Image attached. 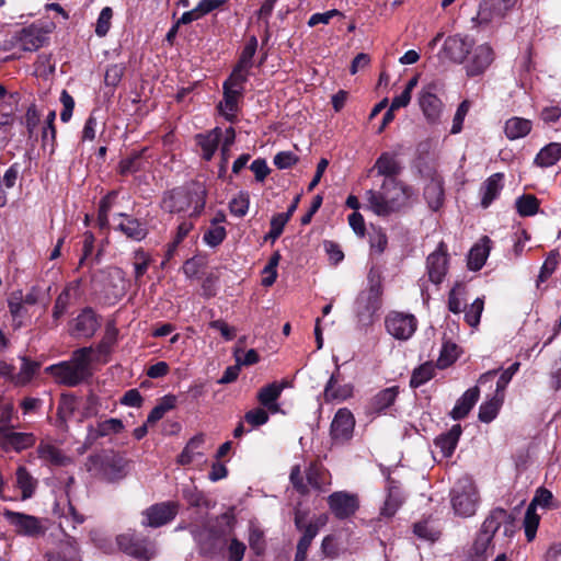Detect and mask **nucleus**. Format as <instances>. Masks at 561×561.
Listing matches in <instances>:
<instances>
[{"label": "nucleus", "mask_w": 561, "mask_h": 561, "mask_svg": "<svg viewBox=\"0 0 561 561\" xmlns=\"http://www.w3.org/2000/svg\"><path fill=\"white\" fill-rule=\"evenodd\" d=\"M371 211L378 216H389L409 206L415 197L412 186L398 179H383L379 190L366 192Z\"/></svg>", "instance_id": "obj_1"}, {"label": "nucleus", "mask_w": 561, "mask_h": 561, "mask_svg": "<svg viewBox=\"0 0 561 561\" xmlns=\"http://www.w3.org/2000/svg\"><path fill=\"white\" fill-rule=\"evenodd\" d=\"M206 204V188L201 182H190L163 194L161 208L170 214L190 213L198 216Z\"/></svg>", "instance_id": "obj_2"}, {"label": "nucleus", "mask_w": 561, "mask_h": 561, "mask_svg": "<svg viewBox=\"0 0 561 561\" xmlns=\"http://www.w3.org/2000/svg\"><path fill=\"white\" fill-rule=\"evenodd\" d=\"M91 353V347L79 348L73 352L70 359L50 365L45 371L54 378L56 383L76 387L92 376Z\"/></svg>", "instance_id": "obj_3"}, {"label": "nucleus", "mask_w": 561, "mask_h": 561, "mask_svg": "<svg viewBox=\"0 0 561 561\" xmlns=\"http://www.w3.org/2000/svg\"><path fill=\"white\" fill-rule=\"evenodd\" d=\"M234 518L222 514L204 529H193L192 535L198 545L199 553L214 558L226 548L233 534Z\"/></svg>", "instance_id": "obj_4"}, {"label": "nucleus", "mask_w": 561, "mask_h": 561, "mask_svg": "<svg viewBox=\"0 0 561 561\" xmlns=\"http://www.w3.org/2000/svg\"><path fill=\"white\" fill-rule=\"evenodd\" d=\"M368 289L359 293L355 300L354 311L363 327L374 322L375 314L381 307L382 284L380 274L374 268L368 274Z\"/></svg>", "instance_id": "obj_5"}, {"label": "nucleus", "mask_w": 561, "mask_h": 561, "mask_svg": "<svg viewBox=\"0 0 561 561\" xmlns=\"http://www.w3.org/2000/svg\"><path fill=\"white\" fill-rule=\"evenodd\" d=\"M89 472L107 482H116L128 474L129 460L119 454L91 455L87 460Z\"/></svg>", "instance_id": "obj_6"}, {"label": "nucleus", "mask_w": 561, "mask_h": 561, "mask_svg": "<svg viewBox=\"0 0 561 561\" xmlns=\"http://www.w3.org/2000/svg\"><path fill=\"white\" fill-rule=\"evenodd\" d=\"M451 505L455 513L469 517L476 513L478 496L477 490L468 479L459 480L451 490Z\"/></svg>", "instance_id": "obj_7"}, {"label": "nucleus", "mask_w": 561, "mask_h": 561, "mask_svg": "<svg viewBox=\"0 0 561 561\" xmlns=\"http://www.w3.org/2000/svg\"><path fill=\"white\" fill-rule=\"evenodd\" d=\"M2 515L19 536L36 538L46 533L47 528L39 517L8 508L2 512Z\"/></svg>", "instance_id": "obj_8"}, {"label": "nucleus", "mask_w": 561, "mask_h": 561, "mask_svg": "<svg viewBox=\"0 0 561 561\" xmlns=\"http://www.w3.org/2000/svg\"><path fill=\"white\" fill-rule=\"evenodd\" d=\"M385 327L393 339L408 341L417 329V320L412 313L390 311L385 318Z\"/></svg>", "instance_id": "obj_9"}, {"label": "nucleus", "mask_w": 561, "mask_h": 561, "mask_svg": "<svg viewBox=\"0 0 561 561\" xmlns=\"http://www.w3.org/2000/svg\"><path fill=\"white\" fill-rule=\"evenodd\" d=\"M116 541L122 551L142 561L152 559L157 552L153 542L138 538L133 533L117 536Z\"/></svg>", "instance_id": "obj_10"}, {"label": "nucleus", "mask_w": 561, "mask_h": 561, "mask_svg": "<svg viewBox=\"0 0 561 561\" xmlns=\"http://www.w3.org/2000/svg\"><path fill=\"white\" fill-rule=\"evenodd\" d=\"M449 254L445 242L440 241L434 252L426 257V272L430 282L439 285L447 275Z\"/></svg>", "instance_id": "obj_11"}, {"label": "nucleus", "mask_w": 561, "mask_h": 561, "mask_svg": "<svg viewBox=\"0 0 561 561\" xmlns=\"http://www.w3.org/2000/svg\"><path fill=\"white\" fill-rule=\"evenodd\" d=\"M328 505L331 513L337 519H346L353 516L359 508V499L357 494L336 491L328 496Z\"/></svg>", "instance_id": "obj_12"}, {"label": "nucleus", "mask_w": 561, "mask_h": 561, "mask_svg": "<svg viewBox=\"0 0 561 561\" xmlns=\"http://www.w3.org/2000/svg\"><path fill=\"white\" fill-rule=\"evenodd\" d=\"M493 61V49L488 44L472 46L465 60V70L468 77L482 75Z\"/></svg>", "instance_id": "obj_13"}, {"label": "nucleus", "mask_w": 561, "mask_h": 561, "mask_svg": "<svg viewBox=\"0 0 561 561\" xmlns=\"http://www.w3.org/2000/svg\"><path fill=\"white\" fill-rule=\"evenodd\" d=\"M178 513V505L173 502H162L151 505L144 512L145 526L158 528L171 522Z\"/></svg>", "instance_id": "obj_14"}, {"label": "nucleus", "mask_w": 561, "mask_h": 561, "mask_svg": "<svg viewBox=\"0 0 561 561\" xmlns=\"http://www.w3.org/2000/svg\"><path fill=\"white\" fill-rule=\"evenodd\" d=\"M100 325V317L92 308L87 307L73 319L71 334L76 337L90 339L95 334Z\"/></svg>", "instance_id": "obj_15"}, {"label": "nucleus", "mask_w": 561, "mask_h": 561, "mask_svg": "<svg viewBox=\"0 0 561 561\" xmlns=\"http://www.w3.org/2000/svg\"><path fill=\"white\" fill-rule=\"evenodd\" d=\"M114 220H118L114 229L133 241L139 242L148 234L146 224L126 213L115 214Z\"/></svg>", "instance_id": "obj_16"}, {"label": "nucleus", "mask_w": 561, "mask_h": 561, "mask_svg": "<svg viewBox=\"0 0 561 561\" xmlns=\"http://www.w3.org/2000/svg\"><path fill=\"white\" fill-rule=\"evenodd\" d=\"M503 527L505 536H511L514 527V518L506 510L496 507L490 512L481 526V530L494 537L495 533Z\"/></svg>", "instance_id": "obj_17"}, {"label": "nucleus", "mask_w": 561, "mask_h": 561, "mask_svg": "<svg viewBox=\"0 0 561 561\" xmlns=\"http://www.w3.org/2000/svg\"><path fill=\"white\" fill-rule=\"evenodd\" d=\"M355 419L353 413L346 409H339L331 423V436L335 442L344 443L353 436Z\"/></svg>", "instance_id": "obj_18"}, {"label": "nucleus", "mask_w": 561, "mask_h": 561, "mask_svg": "<svg viewBox=\"0 0 561 561\" xmlns=\"http://www.w3.org/2000/svg\"><path fill=\"white\" fill-rule=\"evenodd\" d=\"M472 46V39L460 35H453L445 39L443 51L450 61L463 64Z\"/></svg>", "instance_id": "obj_19"}, {"label": "nucleus", "mask_w": 561, "mask_h": 561, "mask_svg": "<svg viewBox=\"0 0 561 561\" xmlns=\"http://www.w3.org/2000/svg\"><path fill=\"white\" fill-rule=\"evenodd\" d=\"M0 444L14 450H23L35 444L32 433L14 432L13 426H0Z\"/></svg>", "instance_id": "obj_20"}, {"label": "nucleus", "mask_w": 561, "mask_h": 561, "mask_svg": "<svg viewBox=\"0 0 561 561\" xmlns=\"http://www.w3.org/2000/svg\"><path fill=\"white\" fill-rule=\"evenodd\" d=\"M288 387H290V382L287 380L268 383L262 387L257 392V401L271 413H277L279 411L277 400L279 399L283 390Z\"/></svg>", "instance_id": "obj_21"}, {"label": "nucleus", "mask_w": 561, "mask_h": 561, "mask_svg": "<svg viewBox=\"0 0 561 561\" xmlns=\"http://www.w3.org/2000/svg\"><path fill=\"white\" fill-rule=\"evenodd\" d=\"M46 39V32L36 25L23 27L16 35L19 47L25 51H35L39 49Z\"/></svg>", "instance_id": "obj_22"}, {"label": "nucleus", "mask_w": 561, "mask_h": 561, "mask_svg": "<svg viewBox=\"0 0 561 561\" xmlns=\"http://www.w3.org/2000/svg\"><path fill=\"white\" fill-rule=\"evenodd\" d=\"M386 489L387 497L385 500L383 506L380 510V514L385 517H392L402 505L404 497L397 481L390 477L387 478Z\"/></svg>", "instance_id": "obj_23"}, {"label": "nucleus", "mask_w": 561, "mask_h": 561, "mask_svg": "<svg viewBox=\"0 0 561 561\" xmlns=\"http://www.w3.org/2000/svg\"><path fill=\"white\" fill-rule=\"evenodd\" d=\"M124 430V424L119 419H108L99 422L95 426L88 427L87 443L93 444L99 438L118 434Z\"/></svg>", "instance_id": "obj_24"}, {"label": "nucleus", "mask_w": 561, "mask_h": 561, "mask_svg": "<svg viewBox=\"0 0 561 561\" xmlns=\"http://www.w3.org/2000/svg\"><path fill=\"white\" fill-rule=\"evenodd\" d=\"M371 171H376L383 179H397L402 171V167L394 153L386 151L376 160Z\"/></svg>", "instance_id": "obj_25"}, {"label": "nucleus", "mask_w": 561, "mask_h": 561, "mask_svg": "<svg viewBox=\"0 0 561 561\" xmlns=\"http://www.w3.org/2000/svg\"><path fill=\"white\" fill-rule=\"evenodd\" d=\"M480 396L479 387L468 389L456 402L449 415L453 420H461L466 417L477 403Z\"/></svg>", "instance_id": "obj_26"}, {"label": "nucleus", "mask_w": 561, "mask_h": 561, "mask_svg": "<svg viewBox=\"0 0 561 561\" xmlns=\"http://www.w3.org/2000/svg\"><path fill=\"white\" fill-rule=\"evenodd\" d=\"M461 433V426L459 424H455L448 432L443 433L435 438L434 444L437 448H439L444 458L451 457L457 447Z\"/></svg>", "instance_id": "obj_27"}, {"label": "nucleus", "mask_w": 561, "mask_h": 561, "mask_svg": "<svg viewBox=\"0 0 561 561\" xmlns=\"http://www.w3.org/2000/svg\"><path fill=\"white\" fill-rule=\"evenodd\" d=\"M505 15L506 12L493 0H484L480 3L478 13L472 18V21L478 25H489L490 23L502 20Z\"/></svg>", "instance_id": "obj_28"}, {"label": "nucleus", "mask_w": 561, "mask_h": 561, "mask_svg": "<svg viewBox=\"0 0 561 561\" xmlns=\"http://www.w3.org/2000/svg\"><path fill=\"white\" fill-rule=\"evenodd\" d=\"M204 444V435L198 434L192 437L185 445L182 453L178 456V463L181 466L191 465L197 460L204 461V454L201 450Z\"/></svg>", "instance_id": "obj_29"}, {"label": "nucleus", "mask_w": 561, "mask_h": 561, "mask_svg": "<svg viewBox=\"0 0 561 561\" xmlns=\"http://www.w3.org/2000/svg\"><path fill=\"white\" fill-rule=\"evenodd\" d=\"M419 102L424 115L428 121L435 122L438 119L442 113L443 103L433 93L431 87L422 90Z\"/></svg>", "instance_id": "obj_30"}, {"label": "nucleus", "mask_w": 561, "mask_h": 561, "mask_svg": "<svg viewBox=\"0 0 561 561\" xmlns=\"http://www.w3.org/2000/svg\"><path fill=\"white\" fill-rule=\"evenodd\" d=\"M503 173H494L483 182L480 188L481 205L483 208H488L500 195L503 188Z\"/></svg>", "instance_id": "obj_31"}, {"label": "nucleus", "mask_w": 561, "mask_h": 561, "mask_svg": "<svg viewBox=\"0 0 561 561\" xmlns=\"http://www.w3.org/2000/svg\"><path fill=\"white\" fill-rule=\"evenodd\" d=\"M491 239L486 236L481 238L480 242L474 244L468 255V267L471 271H479L485 264L491 250Z\"/></svg>", "instance_id": "obj_32"}, {"label": "nucleus", "mask_w": 561, "mask_h": 561, "mask_svg": "<svg viewBox=\"0 0 561 561\" xmlns=\"http://www.w3.org/2000/svg\"><path fill=\"white\" fill-rule=\"evenodd\" d=\"M80 286V280L72 282L68 284L64 290L56 298L54 309H53V318L55 320L60 319L68 310V307L71 304V300L77 296Z\"/></svg>", "instance_id": "obj_33"}, {"label": "nucleus", "mask_w": 561, "mask_h": 561, "mask_svg": "<svg viewBox=\"0 0 561 561\" xmlns=\"http://www.w3.org/2000/svg\"><path fill=\"white\" fill-rule=\"evenodd\" d=\"M424 198L432 210H438L444 203V183L439 176H433L424 187Z\"/></svg>", "instance_id": "obj_34"}, {"label": "nucleus", "mask_w": 561, "mask_h": 561, "mask_svg": "<svg viewBox=\"0 0 561 561\" xmlns=\"http://www.w3.org/2000/svg\"><path fill=\"white\" fill-rule=\"evenodd\" d=\"M47 561H82L80 547L73 537H68L58 552L47 553Z\"/></svg>", "instance_id": "obj_35"}, {"label": "nucleus", "mask_w": 561, "mask_h": 561, "mask_svg": "<svg viewBox=\"0 0 561 561\" xmlns=\"http://www.w3.org/2000/svg\"><path fill=\"white\" fill-rule=\"evenodd\" d=\"M336 383H337L336 375L332 374L331 377L329 378V380L324 387V391H323L324 400L327 402L335 401V400L344 401L352 397V394H353V386L352 385L345 383V385L336 386Z\"/></svg>", "instance_id": "obj_36"}, {"label": "nucleus", "mask_w": 561, "mask_h": 561, "mask_svg": "<svg viewBox=\"0 0 561 561\" xmlns=\"http://www.w3.org/2000/svg\"><path fill=\"white\" fill-rule=\"evenodd\" d=\"M531 121L514 116L505 122L504 133L510 140H516L526 137L531 131Z\"/></svg>", "instance_id": "obj_37"}, {"label": "nucleus", "mask_w": 561, "mask_h": 561, "mask_svg": "<svg viewBox=\"0 0 561 561\" xmlns=\"http://www.w3.org/2000/svg\"><path fill=\"white\" fill-rule=\"evenodd\" d=\"M221 136L222 131L219 127L211 129L207 134L197 135V144L201 146L203 158L206 161H209L214 157L220 142Z\"/></svg>", "instance_id": "obj_38"}, {"label": "nucleus", "mask_w": 561, "mask_h": 561, "mask_svg": "<svg viewBox=\"0 0 561 561\" xmlns=\"http://www.w3.org/2000/svg\"><path fill=\"white\" fill-rule=\"evenodd\" d=\"M561 158V144L550 142L536 154L534 163L540 168L554 165Z\"/></svg>", "instance_id": "obj_39"}, {"label": "nucleus", "mask_w": 561, "mask_h": 561, "mask_svg": "<svg viewBox=\"0 0 561 561\" xmlns=\"http://www.w3.org/2000/svg\"><path fill=\"white\" fill-rule=\"evenodd\" d=\"M38 457L54 466H67L71 458L51 444L41 443L37 447Z\"/></svg>", "instance_id": "obj_40"}, {"label": "nucleus", "mask_w": 561, "mask_h": 561, "mask_svg": "<svg viewBox=\"0 0 561 561\" xmlns=\"http://www.w3.org/2000/svg\"><path fill=\"white\" fill-rule=\"evenodd\" d=\"M224 100L219 103L220 113L229 121L232 122L236 118L238 111V102L242 93L236 90H230L228 87H222Z\"/></svg>", "instance_id": "obj_41"}, {"label": "nucleus", "mask_w": 561, "mask_h": 561, "mask_svg": "<svg viewBox=\"0 0 561 561\" xmlns=\"http://www.w3.org/2000/svg\"><path fill=\"white\" fill-rule=\"evenodd\" d=\"M398 387L382 389L370 401V410L375 413H381L391 407L398 396Z\"/></svg>", "instance_id": "obj_42"}, {"label": "nucleus", "mask_w": 561, "mask_h": 561, "mask_svg": "<svg viewBox=\"0 0 561 561\" xmlns=\"http://www.w3.org/2000/svg\"><path fill=\"white\" fill-rule=\"evenodd\" d=\"M16 484L22 492V500L33 496L37 482L23 466L16 469Z\"/></svg>", "instance_id": "obj_43"}, {"label": "nucleus", "mask_w": 561, "mask_h": 561, "mask_svg": "<svg viewBox=\"0 0 561 561\" xmlns=\"http://www.w3.org/2000/svg\"><path fill=\"white\" fill-rule=\"evenodd\" d=\"M466 286L462 283H457L448 294V310L455 314H459L467 306L466 301Z\"/></svg>", "instance_id": "obj_44"}, {"label": "nucleus", "mask_w": 561, "mask_h": 561, "mask_svg": "<svg viewBox=\"0 0 561 561\" xmlns=\"http://www.w3.org/2000/svg\"><path fill=\"white\" fill-rule=\"evenodd\" d=\"M176 405V397L167 394L161 398L159 403L150 411L147 423H156L161 420L165 413L174 409Z\"/></svg>", "instance_id": "obj_45"}, {"label": "nucleus", "mask_w": 561, "mask_h": 561, "mask_svg": "<svg viewBox=\"0 0 561 561\" xmlns=\"http://www.w3.org/2000/svg\"><path fill=\"white\" fill-rule=\"evenodd\" d=\"M38 368L39 364L37 362L23 357L20 371L15 373L14 385L25 386L28 383L37 373Z\"/></svg>", "instance_id": "obj_46"}, {"label": "nucleus", "mask_w": 561, "mask_h": 561, "mask_svg": "<svg viewBox=\"0 0 561 561\" xmlns=\"http://www.w3.org/2000/svg\"><path fill=\"white\" fill-rule=\"evenodd\" d=\"M434 374H435V366L432 363L427 362V363L420 365L412 373V376L410 379V387L419 388V387L423 386L424 383H426L428 380H431L433 378Z\"/></svg>", "instance_id": "obj_47"}, {"label": "nucleus", "mask_w": 561, "mask_h": 561, "mask_svg": "<svg viewBox=\"0 0 561 561\" xmlns=\"http://www.w3.org/2000/svg\"><path fill=\"white\" fill-rule=\"evenodd\" d=\"M117 197V192L112 191L106 194L99 204L98 222L101 229L110 227L108 214L113 207L114 201Z\"/></svg>", "instance_id": "obj_48"}, {"label": "nucleus", "mask_w": 561, "mask_h": 561, "mask_svg": "<svg viewBox=\"0 0 561 561\" xmlns=\"http://www.w3.org/2000/svg\"><path fill=\"white\" fill-rule=\"evenodd\" d=\"M249 70L250 69L237 65L233 68L230 77L224 82V87H228L230 90H236L243 93L244 83L247 82L249 76Z\"/></svg>", "instance_id": "obj_49"}, {"label": "nucleus", "mask_w": 561, "mask_h": 561, "mask_svg": "<svg viewBox=\"0 0 561 561\" xmlns=\"http://www.w3.org/2000/svg\"><path fill=\"white\" fill-rule=\"evenodd\" d=\"M118 329L114 320H111L105 325V332L98 345V351L102 354H108L113 345L117 342Z\"/></svg>", "instance_id": "obj_50"}, {"label": "nucleus", "mask_w": 561, "mask_h": 561, "mask_svg": "<svg viewBox=\"0 0 561 561\" xmlns=\"http://www.w3.org/2000/svg\"><path fill=\"white\" fill-rule=\"evenodd\" d=\"M502 399L492 398L489 401L483 402L479 408L478 417L483 423H490L493 421L500 410Z\"/></svg>", "instance_id": "obj_51"}, {"label": "nucleus", "mask_w": 561, "mask_h": 561, "mask_svg": "<svg viewBox=\"0 0 561 561\" xmlns=\"http://www.w3.org/2000/svg\"><path fill=\"white\" fill-rule=\"evenodd\" d=\"M517 213L523 217L537 214L539 208L538 199L534 195H523L516 199Z\"/></svg>", "instance_id": "obj_52"}, {"label": "nucleus", "mask_w": 561, "mask_h": 561, "mask_svg": "<svg viewBox=\"0 0 561 561\" xmlns=\"http://www.w3.org/2000/svg\"><path fill=\"white\" fill-rule=\"evenodd\" d=\"M484 309V300L482 298H477L469 307H465V320L466 322L472 327L477 328L480 323V318Z\"/></svg>", "instance_id": "obj_53"}, {"label": "nucleus", "mask_w": 561, "mask_h": 561, "mask_svg": "<svg viewBox=\"0 0 561 561\" xmlns=\"http://www.w3.org/2000/svg\"><path fill=\"white\" fill-rule=\"evenodd\" d=\"M250 206V197L247 192H239L230 202L229 210L236 217L247 215Z\"/></svg>", "instance_id": "obj_54"}, {"label": "nucleus", "mask_w": 561, "mask_h": 561, "mask_svg": "<svg viewBox=\"0 0 561 561\" xmlns=\"http://www.w3.org/2000/svg\"><path fill=\"white\" fill-rule=\"evenodd\" d=\"M257 48V39L255 36H251L249 41L247 42L245 46L243 47V50L240 55L239 61L237 65L251 69L253 66V57L256 53Z\"/></svg>", "instance_id": "obj_55"}, {"label": "nucleus", "mask_w": 561, "mask_h": 561, "mask_svg": "<svg viewBox=\"0 0 561 561\" xmlns=\"http://www.w3.org/2000/svg\"><path fill=\"white\" fill-rule=\"evenodd\" d=\"M150 263L149 255L142 250H137L134 253V274L135 280L139 282V279L146 274Z\"/></svg>", "instance_id": "obj_56"}, {"label": "nucleus", "mask_w": 561, "mask_h": 561, "mask_svg": "<svg viewBox=\"0 0 561 561\" xmlns=\"http://www.w3.org/2000/svg\"><path fill=\"white\" fill-rule=\"evenodd\" d=\"M413 531L419 538L430 541H435L439 537V531L428 520L416 523Z\"/></svg>", "instance_id": "obj_57"}, {"label": "nucleus", "mask_w": 561, "mask_h": 561, "mask_svg": "<svg viewBox=\"0 0 561 561\" xmlns=\"http://www.w3.org/2000/svg\"><path fill=\"white\" fill-rule=\"evenodd\" d=\"M113 18V10L110 7H104L96 21L95 34L100 37L105 36L111 27V20Z\"/></svg>", "instance_id": "obj_58"}, {"label": "nucleus", "mask_w": 561, "mask_h": 561, "mask_svg": "<svg viewBox=\"0 0 561 561\" xmlns=\"http://www.w3.org/2000/svg\"><path fill=\"white\" fill-rule=\"evenodd\" d=\"M288 221V215H282L280 213L274 215L271 219V229L265 239H271L272 241L277 240L283 233V230Z\"/></svg>", "instance_id": "obj_59"}, {"label": "nucleus", "mask_w": 561, "mask_h": 561, "mask_svg": "<svg viewBox=\"0 0 561 561\" xmlns=\"http://www.w3.org/2000/svg\"><path fill=\"white\" fill-rule=\"evenodd\" d=\"M226 229L222 226H211L203 236L204 242L215 248L219 245L226 238Z\"/></svg>", "instance_id": "obj_60"}, {"label": "nucleus", "mask_w": 561, "mask_h": 561, "mask_svg": "<svg viewBox=\"0 0 561 561\" xmlns=\"http://www.w3.org/2000/svg\"><path fill=\"white\" fill-rule=\"evenodd\" d=\"M141 152H134L119 162V171L122 174L134 173L141 169Z\"/></svg>", "instance_id": "obj_61"}, {"label": "nucleus", "mask_w": 561, "mask_h": 561, "mask_svg": "<svg viewBox=\"0 0 561 561\" xmlns=\"http://www.w3.org/2000/svg\"><path fill=\"white\" fill-rule=\"evenodd\" d=\"M23 304V294L21 290L11 294L8 299V307L13 319L21 318L24 314L25 310Z\"/></svg>", "instance_id": "obj_62"}, {"label": "nucleus", "mask_w": 561, "mask_h": 561, "mask_svg": "<svg viewBox=\"0 0 561 561\" xmlns=\"http://www.w3.org/2000/svg\"><path fill=\"white\" fill-rule=\"evenodd\" d=\"M125 68L123 65H111L107 67L104 76V82L107 87L115 88L121 82Z\"/></svg>", "instance_id": "obj_63"}, {"label": "nucleus", "mask_w": 561, "mask_h": 561, "mask_svg": "<svg viewBox=\"0 0 561 561\" xmlns=\"http://www.w3.org/2000/svg\"><path fill=\"white\" fill-rule=\"evenodd\" d=\"M228 541V560L242 561L247 550L245 545L234 537H230Z\"/></svg>", "instance_id": "obj_64"}]
</instances>
